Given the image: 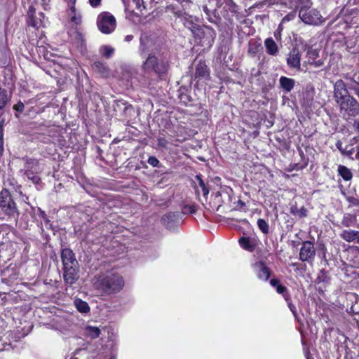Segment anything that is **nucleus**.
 <instances>
[{
    "instance_id": "1a4fd4ad",
    "label": "nucleus",
    "mask_w": 359,
    "mask_h": 359,
    "mask_svg": "<svg viewBox=\"0 0 359 359\" xmlns=\"http://www.w3.org/2000/svg\"><path fill=\"white\" fill-rule=\"evenodd\" d=\"M301 55L299 50L297 48H294L290 52L288 57L287 58V65L294 69H297V70H301Z\"/></svg>"
},
{
    "instance_id": "9d476101",
    "label": "nucleus",
    "mask_w": 359,
    "mask_h": 359,
    "mask_svg": "<svg viewBox=\"0 0 359 359\" xmlns=\"http://www.w3.org/2000/svg\"><path fill=\"white\" fill-rule=\"evenodd\" d=\"M63 278L66 283L72 285L79 278L78 266L64 267Z\"/></svg>"
},
{
    "instance_id": "09e8293b",
    "label": "nucleus",
    "mask_w": 359,
    "mask_h": 359,
    "mask_svg": "<svg viewBox=\"0 0 359 359\" xmlns=\"http://www.w3.org/2000/svg\"><path fill=\"white\" fill-rule=\"evenodd\" d=\"M344 225H345L346 226H350V224L346 223V222H344Z\"/></svg>"
},
{
    "instance_id": "f03ea898",
    "label": "nucleus",
    "mask_w": 359,
    "mask_h": 359,
    "mask_svg": "<svg viewBox=\"0 0 359 359\" xmlns=\"http://www.w3.org/2000/svg\"><path fill=\"white\" fill-rule=\"evenodd\" d=\"M97 25L102 33L109 34L115 30L116 20L114 16L110 13L103 12L97 16Z\"/></svg>"
},
{
    "instance_id": "f704fd0d",
    "label": "nucleus",
    "mask_w": 359,
    "mask_h": 359,
    "mask_svg": "<svg viewBox=\"0 0 359 359\" xmlns=\"http://www.w3.org/2000/svg\"><path fill=\"white\" fill-rule=\"evenodd\" d=\"M134 2L135 3L137 8L140 10V12L142 11L141 8L142 6L143 8H145V6L143 5V0H134Z\"/></svg>"
},
{
    "instance_id": "49530a36",
    "label": "nucleus",
    "mask_w": 359,
    "mask_h": 359,
    "mask_svg": "<svg viewBox=\"0 0 359 359\" xmlns=\"http://www.w3.org/2000/svg\"><path fill=\"white\" fill-rule=\"evenodd\" d=\"M355 158L359 159V146L358 147V151H357V154L355 155Z\"/></svg>"
},
{
    "instance_id": "5701e85b",
    "label": "nucleus",
    "mask_w": 359,
    "mask_h": 359,
    "mask_svg": "<svg viewBox=\"0 0 359 359\" xmlns=\"http://www.w3.org/2000/svg\"><path fill=\"white\" fill-rule=\"evenodd\" d=\"M93 68L95 71H97L103 76H107L108 74L107 67L102 62H97L94 63Z\"/></svg>"
},
{
    "instance_id": "39448f33",
    "label": "nucleus",
    "mask_w": 359,
    "mask_h": 359,
    "mask_svg": "<svg viewBox=\"0 0 359 359\" xmlns=\"http://www.w3.org/2000/svg\"><path fill=\"white\" fill-rule=\"evenodd\" d=\"M0 207L1 210L9 217L17 218L18 212L16 205L13 201L10 193L7 190H3L0 196Z\"/></svg>"
},
{
    "instance_id": "79ce46f5",
    "label": "nucleus",
    "mask_w": 359,
    "mask_h": 359,
    "mask_svg": "<svg viewBox=\"0 0 359 359\" xmlns=\"http://www.w3.org/2000/svg\"><path fill=\"white\" fill-rule=\"evenodd\" d=\"M313 57H316L318 56V53L316 50H310L309 53Z\"/></svg>"
},
{
    "instance_id": "f8f14e48",
    "label": "nucleus",
    "mask_w": 359,
    "mask_h": 359,
    "mask_svg": "<svg viewBox=\"0 0 359 359\" xmlns=\"http://www.w3.org/2000/svg\"><path fill=\"white\" fill-rule=\"evenodd\" d=\"M194 79H208L210 77L209 69L203 61H199L196 66V71L194 73Z\"/></svg>"
},
{
    "instance_id": "a211bd4d",
    "label": "nucleus",
    "mask_w": 359,
    "mask_h": 359,
    "mask_svg": "<svg viewBox=\"0 0 359 359\" xmlns=\"http://www.w3.org/2000/svg\"><path fill=\"white\" fill-rule=\"evenodd\" d=\"M358 231L352 230V229H348V230H344L341 234L340 236L341 238H343L346 242H353L355 241V237L357 235Z\"/></svg>"
},
{
    "instance_id": "f257e3e1",
    "label": "nucleus",
    "mask_w": 359,
    "mask_h": 359,
    "mask_svg": "<svg viewBox=\"0 0 359 359\" xmlns=\"http://www.w3.org/2000/svg\"><path fill=\"white\" fill-rule=\"evenodd\" d=\"M93 284L97 289L111 292L120 290L123 286V280L117 274L102 275L94 278Z\"/></svg>"
},
{
    "instance_id": "7c9ffc66",
    "label": "nucleus",
    "mask_w": 359,
    "mask_h": 359,
    "mask_svg": "<svg viewBox=\"0 0 359 359\" xmlns=\"http://www.w3.org/2000/svg\"><path fill=\"white\" fill-rule=\"evenodd\" d=\"M157 141H158V144L159 147H165L167 146V144H168L167 140L165 138H163V137H159L157 139Z\"/></svg>"
},
{
    "instance_id": "864d4df0",
    "label": "nucleus",
    "mask_w": 359,
    "mask_h": 359,
    "mask_svg": "<svg viewBox=\"0 0 359 359\" xmlns=\"http://www.w3.org/2000/svg\"><path fill=\"white\" fill-rule=\"evenodd\" d=\"M125 3V0H122Z\"/></svg>"
},
{
    "instance_id": "aec40b11",
    "label": "nucleus",
    "mask_w": 359,
    "mask_h": 359,
    "mask_svg": "<svg viewBox=\"0 0 359 359\" xmlns=\"http://www.w3.org/2000/svg\"><path fill=\"white\" fill-rule=\"evenodd\" d=\"M338 172L339 175L344 180H350L352 178V172L351 170L344 165H339L338 167Z\"/></svg>"
},
{
    "instance_id": "58836bf2",
    "label": "nucleus",
    "mask_w": 359,
    "mask_h": 359,
    "mask_svg": "<svg viewBox=\"0 0 359 359\" xmlns=\"http://www.w3.org/2000/svg\"><path fill=\"white\" fill-rule=\"evenodd\" d=\"M100 1L101 0H89V3L93 7H97L100 5Z\"/></svg>"
},
{
    "instance_id": "a19ab883",
    "label": "nucleus",
    "mask_w": 359,
    "mask_h": 359,
    "mask_svg": "<svg viewBox=\"0 0 359 359\" xmlns=\"http://www.w3.org/2000/svg\"><path fill=\"white\" fill-rule=\"evenodd\" d=\"M288 306H289L290 311L292 312V313L294 315H295L296 314V308H295V306L293 304H292L290 302H288Z\"/></svg>"
},
{
    "instance_id": "4468645a",
    "label": "nucleus",
    "mask_w": 359,
    "mask_h": 359,
    "mask_svg": "<svg viewBox=\"0 0 359 359\" xmlns=\"http://www.w3.org/2000/svg\"><path fill=\"white\" fill-rule=\"evenodd\" d=\"M240 245L249 252H252L257 245V241L248 237H241L239 239Z\"/></svg>"
},
{
    "instance_id": "4c0bfd02",
    "label": "nucleus",
    "mask_w": 359,
    "mask_h": 359,
    "mask_svg": "<svg viewBox=\"0 0 359 359\" xmlns=\"http://www.w3.org/2000/svg\"><path fill=\"white\" fill-rule=\"evenodd\" d=\"M338 148L341 151L342 154H346L347 156H351L353 153L352 149H351V150L342 149L339 146H338Z\"/></svg>"
},
{
    "instance_id": "6ab92c4d",
    "label": "nucleus",
    "mask_w": 359,
    "mask_h": 359,
    "mask_svg": "<svg viewBox=\"0 0 359 359\" xmlns=\"http://www.w3.org/2000/svg\"><path fill=\"white\" fill-rule=\"evenodd\" d=\"M100 330L97 327L87 326L85 328L86 335L91 339L97 338L100 336Z\"/></svg>"
},
{
    "instance_id": "e433bc0d",
    "label": "nucleus",
    "mask_w": 359,
    "mask_h": 359,
    "mask_svg": "<svg viewBox=\"0 0 359 359\" xmlns=\"http://www.w3.org/2000/svg\"><path fill=\"white\" fill-rule=\"evenodd\" d=\"M286 290V287L280 284L278 285V287H276V291L279 294H284Z\"/></svg>"
},
{
    "instance_id": "c03bdc74",
    "label": "nucleus",
    "mask_w": 359,
    "mask_h": 359,
    "mask_svg": "<svg viewBox=\"0 0 359 359\" xmlns=\"http://www.w3.org/2000/svg\"><path fill=\"white\" fill-rule=\"evenodd\" d=\"M133 39V35H127L126 37H125V41H130L132 39Z\"/></svg>"
},
{
    "instance_id": "c756f323",
    "label": "nucleus",
    "mask_w": 359,
    "mask_h": 359,
    "mask_svg": "<svg viewBox=\"0 0 359 359\" xmlns=\"http://www.w3.org/2000/svg\"><path fill=\"white\" fill-rule=\"evenodd\" d=\"M292 212L297 215L300 217H304L306 216V210L304 208H302L301 209L297 210L296 212L292 210Z\"/></svg>"
},
{
    "instance_id": "603ef678",
    "label": "nucleus",
    "mask_w": 359,
    "mask_h": 359,
    "mask_svg": "<svg viewBox=\"0 0 359 359\" xmlns=\"http://www.w3.org/2000/svg\"><path fill=\"white\" fill-rule=\"evenodd\" d=\"M72 359H79V358H72Z\"/></svg>"
},
{
    "instance_id": "bb28decb",
    "label": "nucleus",
    "mask_w": 359,
    "mask_h": 359,
    "mask_svg": "<svg viewBox=\"0 0 359 359\" xmlns=\"http://www.w3.org/2000/svg\"><path fill=\"white\" fill-rule=\"evenodd\" d=\"M102 54L106 57H109L114 53V50L113 48H111L109 46H103L102 48Z\"/></svg>"
},
{
    "instance_id": "cd10ccee",
    "label": "nucleus",
    "mask_w": 359,
    "mask_h": 359,
    "mask_svg": "<svg viewBox=\"0 0 359 359\" xmlns=\"http://www.w3.org/2000/svg\"><path fill=\"white\" fill-rule=\"evenodd\" d=\"M198 180L199 187L201 189V191H202V193H203V196H207L209 194L208 189L206 188L205 184V183L203 182V181L202 180L201 178L198 177Z\"/></svg>"
},
{
    "instance_id": "3c124183",
    "label": "nucleus",
    "mask_w": 359,
    "mask_h": 359,
    "mask_svg": "<svg viewBox=\"0 0 359 359\" xmlns=\"http://www.w3.org/2000/svg\"><path fill=\"white\" fill-rule=\"evenodd\" d=\"M284 297H285V300L288 302L287 297L285 295H284Z\"/></svg>"
},
{
    "instance_id": "37998d69",
    "label": "nucleus",
    "mask_w": 359,
    "mask_h": 359,
    "mask_svg": "<svg viewBox=\"0 0 359 359\" xmlns=\"http://www.w3.org/2000/svg\"><path fill=\"white\" fill-rule=\"evenodd\" d=\"M353 127L359 132V121H355Z\"/></svg>"
},
{
    "instance_id": "f3484780",
    "label": "nucleus",
    "mask_w": 359,
    "mask_h": 359,
    "mask_svg": "<svg viewBox=\"0 0 359 359\" xmlns=\"http://www.w3.org/2000/svg\"><path fill=\"white\" fill-rule=\"evenodd\" d=\"M264 44L266 48V52L271 55L277 54L278 49L277 44L271 38H268L265 40Z\"/></svg>"
},
{
    "instance_id": "ea45409f",
    "label": "nucleus",
    "mask_w": 359,
    "mask_h": 359,
    "mask_svg": "<svg viewBox=\"0 0 359 359\" xmlns=\"http://www.w3.org/2000/svg\"><path fill=\"white\" fill-rule=\"evenodd\" d=\"M270 283H271V285L272 286H273V287H278V285H280V284H279V280H277V279H271V280H270Z\"/></svg>"
},
{
    "instance_id": "a878e982",
    "label": "nucleus",
    "mask_w": 359,
    "mask_h": 359,
    "mask_svg": "<svg viewBox=\"0 0 359 359\" xmlns=\"http://www.w3.org/2000/svg\"><path fill=\"white\" fill-rule=\"evenodd\" d=\"M346 79H351L353 81V83H351L349 86V88L352 90H353L355 93V94L359 97V83L353 81L352 79L349 78L348 76H345Z\"/></svg>"
},
{
    "instance_id": "dca6fc26",
    "label": "nucleus",
    "mask_w": 359,
    "mask_h": 359,
    "mask_svg": "<svg viewBox=\"0 0 359 359\" xmlns=\"http://www.w3.org/2000/svg\"><path fill=\"white\" fill-rule=\"evenodd\" d=\"M68 16L69 21L73 25H79L81 23V15L79 13H77L74 6H72L68 11Z\"/></svg>"
},
{
    "instance_id": "412c9836",
    "label": "nucleus",
    "mask_w": 359,
    "mask_h": 359,
    "mask_svg": "<svg viewBox=\"0 0 359 359\" xmlns=\"http://www.w3.org/2000/svg\"><path fill=\"white\" fill-rule=\"evenodd\" d=\"M74 304L78 311L81 313H88L90 311V307L87 302L77 299L74 301Z\"/></svg>"
},
{
    "instance_id": "9b49d317",
    "label": "nucleus",
    "mask_w": 359,
    "mask_h": 359,
    "mask_svg": "<svg viewBox=\"0 0 359 359\" xmlns=\"http://www.w3.org/2000/svg\"><path fill=\"white\" fill-rule=\"evenodd\" d=\"M61 257L64 267L78 266V262L75 258L74 252L70 249L65 248L62 250Z\"/></svg>"
},
{
    "instance_id": "a18cd8bd",
    "label": "nucleus",
    "mask_w": 359,
    "mask_h": 359,
    "mask_svg": "<svg viewBox=\"0 0 359 359\" xmlns=\"http://www.w3.org/2000/svg\"><path fill=\"white\" fill-rule=\"evenodd\" d=\"M355 241H356V243L358 244H359V231H358L357 235L355 236Z\"/></svg>"
},
{
    "instance_id": "0eeeda50",
    "label": "nucleus",
    "mask_w": 359,
    "mask_h": 359,
    "mask_svg": "<svg viewBox=\"0 0 359 359\" xmlns=\"http://www.w3.org/2000/svg\"><path fill=\"white\" fill-rule=\"evenodd\" d=\"M143 69L146 72L154 70L156 73H162L165 71V67L163 63H159L157 58L153 55H149L143 64Z\"/></svg>"
},
{
    "instance_id": "de8ad7c7",
    "label": "nucleus",
    "mask_w": 359,
    "mask_h": 359,
    "mask_svg": "<svg viewBox=\"0 0 359 359\" xmlns=\"http://www.w3.org/2000/svg\"><path fill=\"white\" fill-rule=\"evenodd\" d=\"M249 53H255V50L251 48H249Z\"/></svg>"
},
{
    "instance_id": "423d86ee",
    "label": "nucleus",
    "mask_w": 359,
    "mask_h": 359,
    "mask_svg": "<svg viewBox=\"0 0 359 359\" xmlns=\"http://www.w3.org/2000/svg\"><path fill=\"white\" fill-rule=\"evenodd\" d=\"M351 97L346 83L341 80H337L334 85V98L337 103Z\"/></svg>"
},
{
    "instance_id": "4be33fe9",
    "label": "nucleus",
    "mask_w": 359,
    "mask_h": 359,
    "mask_svg": "<svg viewBox=\"0 0 359 359\" xmlns=\"http://www.w3.org/2000/svg\"><path fill=\"white\" fill-rule=\"evenodd\" d=\"M176 214L174 212H169L164 215L161 218V222L164 225L168 226L170 222L176 219Z\"/></svg>"
},
{
    "instance_id": "6e6552de",
    "label": "nucleus",
    "mask_w": 359,
    "mask_h": 359,
    "mask_svg": "<svg viewBox=\"0 0 359 359\" xmlns=\"http://www.w3.org/2000/svg\"><path fill=\"white\" fill-rule=\"evenodd\" d=\"M315 249L311 242L306 241L303 243L299 252V258L303 262H311L315 256Z\"/></svg>"
},
{
    "instance_id": "473e14b6",
    "label": "nucleus",
    "mask_w": 359,
    "mask_h": 359,
    "mask_svg": "<svg viewBox=\"0 0 359 359\" xmlns=\"http://www.w3.org/2000/svg\"><path fill=\"white\" fill-rule=\"evenodd\" d=\"M24 104L21 102H19L17 104L14 105L13 109L18 111H22L24 109Z\"/></svg>"
},
{
    "instance_id": "8fccbe9b",
    "label": "nucleus",
    "mask_w": 359,
    "mask_h": 359,
    "mask_svg": "<svg viewBox=\"0 0 359 359\" xmlns=\"http://www.w3.org/2000/svg\"><path fill=\"white\" fill-rule=\"evenodd\" d=\"M355 204V205H359V198L356 200V203Z\"/></svg>"
},
{
    "instance_id": "b1692460",
    "label": "nucleus",
    "mask_w": 359,
    "mask_h": 359,
    "mask_svg": "<svg viewBox=\"0 0 359 359\" xmlns=\"http://www.w3.org/2000/svg\"><path fill=\"white\" fill-rule=\"evenodd\" d=\"M8 101L6 90L0 88V109H3Z\"/></svg>"
},
{
    "instance_id": "ddd939ff",
    "label": "nucleus",
    "mask_w": 359,
    "mask_h": 359,
    "mask_svg": "<svg viewBox=\"0 0 359 359\" xmlns=\"http://www.w3.org/2000/svg\"><path fill=\"white\" fill-rule=\"evenodd\" d=\"M255 269L257 271V276L259 279L267 280L270 276L269 269L262 262L255 264Z\"/></svg>"
},
{
    "instance_id": "72a5a7b5",
    "label": "nucleus",
    "mask_w": 359,
    "mask_h": 359,
    "mask_svg": "<svg viewBox=\"0 0 359 359\" xmlns=\"http://www.w3.org/2000/svg\"><path fill=\"white\" fill-rule=\"evenodd\" d=\"M25 175H27V177L29 179H31L33 181L34 183H38L39 182V178L37 176H33V177H30L31 173L29 172V170H26Z\"/></svg>"
},
{
    "instance_id": "c85d7f7f",
    "label": "nucleus",
    "mask_w": 359,
    "mask_h": 359,
    "mask_svg": "<svg viewBox=\"0 0 359 359\" xmlns=\"http://www.w3.org/2000/svg\"><path fill=\"white\" fill-rule=\"evenodd\" d=\"M148 163L149 165H152L153 167H156V166H158L159 161L156 157L150 156L148 158Z\"/></svg>"
},
{
    "instance_id": "2eb2a0df",
    "label": "nucleus",
    "mask_w": 359,
    "mask_h": 359,
    "mask_svg": "<svg viewBox=\"0 0 359 359\" xmlns=\"http://www.w3.org/2000/svg\"><path fill=\"white\" fill-rule=\"evenodd\" d=\"M279 82L280 87L286 93L290 92L293 89L295 83L294 79L286 76H281L279 79Z\"/></svg>"
},
{
    "instance_id": "7ed1b4c3",
    "label": "nucleus",
    "mask_w": 359,
    "mask_h": 359,
    "mask_svg": "<svg viewBox=\"0 0 359 359\" xmlns=\"http://www.w3.org/2000/svg\"><path fill=\"white\" fill-rule=\"evenodd\" d=\"M340 113L345 118L355 116L359 114V103L352 96L337 103Z\"/></svg>"
},
{
    "instance_id": "393cba45",
    "label": "nucleus",
    "mask_w": 359,
    "mask_h": 359,
    "mask_svg": "<svg viewBox=\"0 0 359 359\" xmlns=\"http://www.w3.org/2000/svg\"><path fill=\"white\" fill-rule=\"evenodd\" d=\"M257 226L262 233L267 234L269 233V224L263 219H259L257 220Z\"/></svg>"
},
{
    "instance_id": "c9c22d12",
    "label": "nucleus",
    "mask_w": 359,
    "mask_h": 359,
    "mask_svg": "<svg viewBox=\"0 0 359 359\" xmlns=\"http://www.w3.org/2000/svg\"><path fill=\"white\" fill-rule=\"evenodd\" d=\"M26 164H27V168H32L33 166L37 165V161H36L35 160L29 159V160L27 161Z\"/></svg>"
},
{
    "instance_id": "20e7f679",
    "label": "nucleus",
    "mask_w": 359,
    "mask_h": 359,
    "mask_svg": "<svg viewBox=\"0 0 359 359\" xmlns=\"http://www.w3.org/2000/svg\"><path fill=\"white\" fill-rule=\"evenodd\" d=\"M299 17L304 23L311 25H318L324 21L319 11L311 7H302L299 10Z\"/></svg>"
},
{
    "instance_id": "2f4dec72",
    "label": "nucleus",
    "mask_w": 359,
    "mask_h": 359,
    "mask_svg": "<svg viewBox=\"0 0 359 359\" xmlns=\"http://www.w3.org/2000/svg\"><path fill=\"white\" fill-rule=\"evenodd\" d=\"M3 130L0 128V156L4 151V139H3Z\"/></svg>"
}]
</instances>
